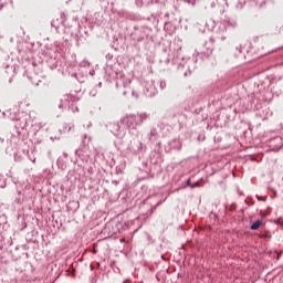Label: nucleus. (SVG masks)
Masks as SVG:
<instances>
[{
    "instance_id": "f257e3e1",
    "label": "nucleus",
    "mask_w": 283,
    "mask_h": 283,
    "mask_svg": "<svg viewBox=\"0 0 283 283\" xmlns=\"http://www.w3.org/2000/svg\"><path fill=\"white\" fill-rule=\"evenodd\" d=\"M260 227H262V221L258 220L252 223L251 229H252V231H258V229H260Z\"/></svg>"
},
{
    "instance_id": "7ed1b4c3",
    "label": "nucleus",
    "mask_w": 283,
    "mask_h": 283,
    "mask_svg": "<svg viewBox=\"0 0 283 283\" xmlns=\"http://www.w3.org/2000/svg\"><path fill=\"white\" fill-rule=\"evenodd\" d=\"M187 185H188V187H191V189H193V188L196 187V186H192V185H191V180H189V179H188V181H187Z\"/></svg>"
},
{
    "instance_id": "f03ea898",
    "label": "nucleus",
    "mask_w": 283,
    "mask_h": 283,
    "mask_svg": "<svg viewBox=\"0 0 283 283\" xmlns=\"http://www.w3.org/2000/svg\"><path fill=\"white\" fill-rule=\"evenodd\" d=\"M256 199L262 202H266V197L256 196Z\"/></svg>"
}]
</instances>
